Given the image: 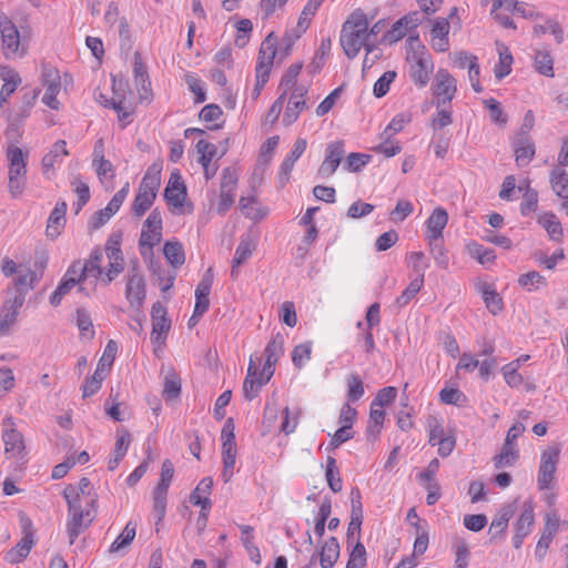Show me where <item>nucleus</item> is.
Wrapping results in <instances>:
<instances>
[{
	"mask_svg": "<svg viewBox=\"0 0 568 568\" xmlns=\"http://www.w3.org/2000/svg\"><path fill=\"white\" fill-rule=\"evenodd\" d=\"M105 256L100 251H94L90 257L82 263L85 282L82 293L87 296L97 291L98 283L106 286L124 270V258L118 240L110 239L105 244Z\"/></svg>",
	"mask_w": 568,
	"mask_h": 568,
	"instance_id": "nucleus-1",
	"label": "nucleus"
},
{
	"mask_svg": "<svg viewBox=\"0 0 568 568\" xmlns=\"http://www.w3.org/2000/svg\"><path fill=\"white\" fill-rule=\"evenodd\" d=\"M368 26V18L362 10L352 12L344 22L339 42L349 59H354L362 48H365L367 53L373 51V47L367 43Z\"/></svg>",
	"mask_w": 568,
	"mask_h": 568,
	"instance_id": "nucleus-2",
	"label": "nucleus"
},
{
	"mask_svg": "<svg viewBox=\"0 0 568 568\" xmlns=\"http://www.w3.org/2000/svg\"><path fill=\"white\" fill-rule=\"evenodd\" d=\"M406 60L409 63V74L414 83L424 88L429 81L434 63L425 45L417 38H409Z\"/></svg>",
	"mask_w": 568,
	"mask_h": 568,
	"instance_id": "nucleus-3",
	"label": "nucleus"
},
{
	"mask_svg": "<svg viewBox=\"0 0 568 568\" xmlns=\"http://www.w3.org/2000/svg\"><path fill=\"white\" fill-rule=\"evenodd\" d=\"M277 53V38L271 32L261 43L256 65V83L252 92V98H258L262 89L268 80L273 68L274 59Z\"/></svg>",
	"mask_w": 568,
	"mask_h": 568,
	"instance_id": "nucleus-4",
	"label": "nucleus"
},
{
	"mask_svg": "<svg viewBox=\"0 0 568 568\" xmlns=\"http://www.w3.org/2000/svg\"><path fill=\"white\" fill-rule=\"evenodd\" d=\"M1 49L7 60L21 59L28 51V41L7 17L0 19Z\"/></svg>",
	"mask_w": 568,
	"mask_h": 568,
	"instance_id": "nucleus-5",
	"label": "nucleus"
},
{
	"mask_svg": "<svg viewBox=\"0 0 568 568\" xmlns=\"http://www.w3.org/2000/svg\"><path fill=\"white\" fill-rule=\"evenodd\" d=\"M560 445H549L540 454L537 484L540 490L554 488V480L559 463Z\"/></svg>",
	"mask_w": 568,
	"mask_h": 568,
	"instance_id": "nucleus-6",
	"label": "nucleus"
},
{
	"mask_svg": "<svg viewBox=\"0 0 568 568\" xmlns=\"http://www.w3.org/2000/svg\"><path fill=\"white\" fill-rule=\"evenodd\" d=\"M2 443L4 446V455L8 459L21 460L26 456L24 436L16 427L11 416L3 419Z\"/></svg>",
	"mask_w": 568,
	"mask_h": 568,
	"instance_id": "nucleus-7",
	"label": "nucleus"
},
{
	"mask_svg": "<svg viewBox=\"0 0 568 568\" xmlns=\"http://www.w3.org/2000/svg\"><path fill=\"white\" fill-rule=\"evenodd\" d=\"M125 298L130 306L140 311L146 297L144 275L138 266H132L126 274Z\"/></svg>",
	"mask_w": 568,
	"mask_h": 568,
	"instance_id": "nucleus-8",
	"label": "nucleus"
},
{
	"mask_svg": "<svg viewBox=\"0 0 568 568\" xmlns=\"http://www.w3.org/2000/svg\"><path fill=\"white\" fill-rule=\"evenodd\" d=\"M41 85L44 90L42 102L52 110L60 109V101L58 94L62 89V80L58 69L43 65L41 72Z\"/></svg>",
	"mask_w": 568,
	"mask_h": 568,
	"instance_id": "nucleus-9",
	"label": "nucleus"
},
{
	"mask_svg": "<svg viewBox=\"0 0 568 568\" xmlns=\"http://www.w3.org/2000/svg\"><path fill=\"white\" fill-rule=\"evenodd\" d=\"M173 475V464L171 463V460L165 459L162 463L160 481L158 483L153 490V510L155 513L158 521H161L165 516L166 495Z\"/></svg>",
	"mask_w": 568,
	"mask_h": 568,
	"instance_id": "nucleus-10",
	"label": "nucleus"
},
{
	"mask_svg": "<svg viewBox=\"0 0 568 568\" xmlns=\"http://www.w3.org/2000/svg\"><path fill=\"white\" fill-rule=\"evenodd\" d=\"M239 182V173L235 168H225L221 173L220 194L216 210L220 214H225L234 204L235 190Z\"/></svg>",
	"mask_w": 568,
	"mask_h": 568,
	"instance_id": "nucleus-11",
	"label": "nucleus"
},
{
	"mask_svg": "<svg viewBox=\"0 0 568 568\" xmlns=\"http://www.w3.org/2000/svg\"><path fill=\"white\" fill-rule=\"evenodd\" d=\"M84 270L82 266V262L75 261L68 268L63 280L57 287V290L52 293L50 297V302L52 305L57 306L60 304L62 297L68 294L72 288L78 286L79 291L82 292V286L84 285Z\"/></svg>",
	"mask_w": 568,
	"mask_h": 568,
	"instance_id": "nucleus-12",
	"label": "nucleus"
},
{
	"mask_svg": "<svg viewBox=\"0 0 568 568\" xmlns=\"http://www.w3.org/2000/svg\"><path fill=\"white\" fill-rule=\"evenodd\" d=\"M95 517V507L68 508L67 532L72 545Z\"/></svg>",
	"mask_w": 568,
	"mask_h": 568,
	"instance_id": "nucleus-13",
	"label": "nucleus"
},
{
	"mask_svg": "<svg viewBox=\"0 0 568 568\" xmlns=\"http://www.w3.org/2000/svg\"><path fill=\"white\" fill-rule=\"evenodd\" d=\"M432 91L438 106L449 103L457 91L456 79L446 69L440 68L435 74Z\"/></svg>",
	"mask_w": 568,
	"mask_h": 568,
	"instance_id": "nucleus-14",
	"label": "nucleus"
},
{
	"mask_svg": "<svg viewBox=\"0 0 568 568\" xmlns=\"http://www.w3.org/2000/svg\"><path fill=\"white\" fill-rule=\"evenodd\" d=\"M151 321V341L153 344L160 347L164 344L168 333L171 328V321L168 317L166 308L160 302H156L152 305Z\"/></svg>",
	"mask_w": 568,
	"mask_h": 568,
	"instance_id": "nucleus-15",
	"label": "nucleus"
},
{
	"mask_svg": "<svg viewBox=\"0 0 568 568\" xmlns=\"http://www.w3.org/2000/svg\"><path fill=\"white\" fill-rule=\"evenodd\" d=\"M6 158L8 161V179H27L28 153L13 143H8Z\"/></svg>",
	"mask_w": 568,
	"mask_h": 568,
	"instance_id": "nucleus-16",
	"label": "nucleus"
},
{
	"mask_svg": "<svg viewBox=\"0 0 568 568\" xmlns=\"http://www.w3.org/2000/svg\"><path fill=\"white\" fill-rule=\"evenodd\" d=\"M307 91L304 85L294 88L282 120L285 126L292 125L298 119L300 113L307 108L305 99Z\"/></svg>",
	"mask_w": 568,
	"mask_h": 568,
	"instance_id": "nucleus-17",
	"label": "nucleus"
},
{
	"mask_svg": "<svg viewBox=\"0 0 568 568\" xmlns=\"http://www.w3.org/2000/svg\"><path fill=\"white\" fill-rule=\"evenodd\" d=\"M23 303L24 296L22 295H16L4 302L0 312V335H8L10 333Z\"/></svg>",
	"mask_w": 568,
	"mask_h": 568,
	"instance_id": "nucleus-18",
	"label": "nucleus"
},
{
	"mask_svg": "<svg viewBox=\"0 0 568 568\" xmlns=\"http://www.w3.org/2000/svg\"><path fill=\"white\" fill-rule=\"evenodd\" d=\"M344 153L343 141H336L328 144L325 159L318 169V175L321 178H329L341 164Z\"/></svg>",
	"mask_w": 568,
	"mask_h": 568,
	"instance_id": "nucleus-19",
	"label": "nucleus"
},
{
	"mask_svg": "<svg viewBox=\"0 0 568 568\" xmlns=\"http://www.w3.org/2000/svg\"><path fill=\"white\" fill-rule=\"evenodd\" d=\"M449 21L446 18H437L430 30V45L437 52H446L449 49Z\"/></svg>",
	"mask_w": 568,
	"mask_h": 568,
	"instance_id": "nucleus-20",
	"label": "nucleus"
},
{
	"mask_svg": "<svg viewBox=\"0 0 568 568\" xmlns=\"http://www.w3.org/2000/svg\"><path fill=\"white\" fill-rule=\"evenodd\" d=\"M164 197L169 204L179 207L186 197V187L178 172H173L164 190Z\"/></svg>",
	"mask_w": 568,
	"mask_h": 568,
	"instance_id": "nucleus-21",
	"label": "nucleus"
},
{
	"mask_svg": "<svg viewBox=\"0 0 568 568\" xmlns=\"http://www.w3.org/2000/svg\"><path fill=\"white\" fill-rule=\"evenodd\" d=\"M133 74L140 99L150 100L152 95L150 88L151 83L149 80L146 68L139 53L134 54Z\"/></svg>",
	"mask_w": 568,
	"mask_h": 568,
	"instance_id": "nucleus-22",
	"label": "nucleus"
},
{
	"mask_svg": "<svg viewBox=\"0 0 568 568\" xmlns=\"http://www.w3.org/2000/svg\"><path fill=\"white\" fill-rule=\"evenodd\" d=\"M448 214L446 210L436 207L427 220V239L429 245L443 237V230L447 225Z\"/></svg>",
	"mask_w": 568,
	"mask_h": 568,
	"instance_id": "nucleus-23",
	"label": "nucleus"
},
{
	"mask_svg": "<svg viewBox=\"0 0 568 568\" xmlns=\"http://www.w3.org/2000/svg\"><path fill=\"white\" fill-rule=\"evenodd\" d=\"M144 227L141 234V244L153 246L160 240L162 229V217L158 210H153L145 220Z\"/></svg>",
	"mask_w": 568,
	"mask_h": 568,
	"instance_id": "nucleus-24",
	"label": "nucleus"
},
{
	"mask_svg": "<svg viewBox=\"0 0 568 568\" xmlns=\"http://www.w3.org/2000/svg\"><path fill=\"white\" fill-rule=\"evenodd\" d=\"M257 367L253 359H250L247 367V375L243 383V392L246 399L252 400L260 392V388L266 384L270 379H266V375L261 373L260 377L256 378Z\"/></svg>",
	"mask_w": 568,
	"mask_h": 568,
	"instance_id": "nucleus-25",
	"label": "nucleus"
},
{
	"mask_svg": "<svg viewBox=\"0 0 568 568\" xmlns=\"http://www.w3.org/2000/svg\"><path fill=\"white\" fill-rule=\"evenodd\" d=\"M65 212H67V203L65 202H59L57 203L55 207L51 212L47 227H45V235L52 240L57 239L61 231L63 230L65 225Z\"/></svg>",
	"mask_w": 568,
	"mask_h": 568,
	"instance_id": "nucleus-26",
	"label": "nucleus"
},
{
	"mask_svg": "<svg viewBox=\"0 0 568 568\" xmlns=\"http://www.w3.org/2000/svg\"><path fill=\"white\" fill-rule=\"evenodd\" d=\"M239 209L245 217L255 222L263 220L268 214V210L258 203L255 195L241 196Z\"/></svg>",
	"mask_w": 568,
	"mask_h": 568,
	"instance_id": "nucleus-27",
	"label": "nucleus"
},
{
	"mask_svg": "<svg viewBox=\"0 0 568 568\" xmlns=\"http://www.w3.org/2000/svg\"><path fill=\"white\" fill-rule=\"evenodd\" d=\"M68 508L95 507L97 495L94 491H78L65 487L63 491Z\"/></svg>",
	"mask_w": 568,
	"mask_h": 568,
	"instance_id": "nucleus-28",
	"label": "nucleus"
},
{
	"mask_svg": "<svg viewBox=\"0 0 568 568\" xmlns=\"http://www.w3.org/2000/svg\"><path fill=\"white\" fill-rule=\"evenodd\" d=\"M284 341L282 337L276 336L272 339L265 348V365L263 368V375H266V379H271L274 374V365L276 364L280 355L283 353Z\"/></svg>",
	"mask_w": 568,
	"mask_h": 568,
	"instance_id": "nucleus-29",
	"label": "nucleus"
},
{
	"mask_svg": "<svg viewBox=\"0 0 568 568\" xmlns=\"http://www.w3.org/2000/svg\"><path fill=\"white\" fill-rule=\"evenodd\" d=\"M478 292L481 294L486 308L493 314L497 315L503 311L504 302L501 296L496 292L494 286L488 283H479L477 285Z\"/></svg>",
	"mask_w": 568,
	"mask_h": 568,
	"instance_id": "nucleus-30",
	"label": "nucleus"
},
{
	"mask_svg": "<svg viewBox=\"0 0 568 568\" xmlns=\"http://www.w3.org/2000/svg\"><path fill=\"white\" fill-rule=\"evenodd\" d=\"M213 480L211 477L203 478L190 495L191 504L201 506L202 510L211 507L210 494L212 491Z\"/></svg>",
	"mask_w": 568,
	"mask_h": 568,
	"instance_id": "nucleus-31",
	"label": "nucleus"
},
{
	"mask_svg": "<svg viewBox=\"0 0 568 568\" xmlns=\"http://www.w3.org/2000/svg\"><path fill=\"white\" fill-rule=\"evenodd\" d=\"M549 183L558 197L568 200V172L565 169L554 166L549 172Z\"/></svg>",
	"mask_w": 568,
	"mask_h": 568,
	"instance_id": "nucleus-32",
	"label": "nucleus"
},
{
	"mask_svg": "<svg viewBox=\"0 0 568 568\" xmlns=\"http://www.w3.org/2000/svg\"><path fill=\"white\" fill-rule=\"evenodd\" d=\"M236 454L237 449L235 440H222V478L225 483H227L233 476V467L235 465Z\"/></svg>",
	"mask_w": 568,
	"mask_h": 568,
	"instance_id": "nucleus-33",
	"label": "nucleus"
},
{
	"mask_svg": "<svg viewBox=\"0 0 568 568\" xmlns=\"http://www.w3.org/2000/svg\"><path fill=\"white\" fill-rule=\"evenodd\" d=\"M537 222L542 229L546 230L550 240L556 242L561 240L564 234L562 226L554 213L544 212L539 214Z\"/></svg>",
	"mask_w": 568,
	"mask_h": 568,
	"instance_id": "nucleus-34",
	"label": "nucleus"
},
{
	"mask_svg": "<svg viewBox=\"0 0 568 568\" xmlns=\"http://www.w3.org/2000/svg\"><path fill=\"white\" fill-rule=\"evenodd\" d=\"M34 539L30 535L23 536L21 540L6 554V560L9 564H18L28 557Z\"/></svg>",
	"mask_w": 568,
	"mask_h": 568,
	"instance_id": "nucleus-35",
	"label": "nucleus"
},
{
	"mask_svg": "<svg viewBox=\"0 0 568 568\" xmlns=\"http://www.w3.org/2000/svg\"><path fill=\"white\" fill-rule=\"evenodd\" d=\"M256 247L255 240L247 235L243 237L236 247L231 275L235 276V268L243 264L254 252Z\"/></svg>",
	"mask_w": 568,
	"mask_h": 568,
	"instance_id": "nucleus-36",
	"label": "nucleus"
},
{
	"mask_svg": "<svg viewBox=\"0 0 568 568\" xmlns=\"http://www.w3.org/2000/svg\"><path fill=\"white\" fill-rule=\"evenodd\" d=\"M519 459V450L517 446L503 444L500 452L493 457L495 468H506L514 466Z\"/></svg>",
	"mask_w": 568,
	"mask_h": 568,
	"instance_id": "nucleus-37",
	"label": "nucleus"
},
{
	"mask_svg": "<svg viewBox=\"0 0 568 568\" xmlns=\"http://www.w3.org/2000/svg\"><path fill=\"white\" fill-rule=\"evenodd\" d=\"M497 51L499 54V61L495 67V77L503 79L511 72L513 55L507 45L500 42H496Z\"/></svg>",
	"mask_w": 568,
	"mask_h": 568,
	"instance_id": "nucleus-38",
	"label": "nucleus"
},
{
	"mask_svg": "<svg viewBox=\"0 0 568 568\" xmlns=\"http://www.w3.org/2000/svg\"><path fill=\"white\" fill-rule=\"evenodd\" d=\"M69 154L67 150V143L63 140H59L52 146V149L43 156L42 159V168L44 174H48L50 171L54 170V164L59 161L61 156H67Z\"/></svg>",
	"mask_w": 568,
	"mask_h": 568,
	"instance_id": "nucleus-39",
	"label": "nucleus"
},
{
	"mask_svg": "<svg viewBox=\"0 0 568 568\" xmlns=\"http://www.w3.org/2000/svg\"><path fill=\"white\" fill-rule=\"evenodd\" d=\"M339 556V545L336 538L331 537L323 545L320 552L322 568H332Z\"/></svg>",
	"mask_w": 568,
	"mask_h": 568,
	"instance_id": "nucleus-40",
	"label": "nucleus"
},
{
	"mask_svg": "<svg viewBox=\"0 0 568 568\" xmlns=\"http://www.w3.org/2000/svg\"><path fill=\"white\" fill-rule=\"evenodd\" d=\"M241 529V541L248 554L250 559L256 564H261V554L256 545L254 544L253 527L248 525H240Z\"/></svg>",
	"mask_w": 568,
	"mask_h": 568,
	"instance_id": "nucleus-41",
	"label": "nucleus"
},
{
	"mask_svg": "<svg viewBox=\"0 0 568 568\" xmlns=\"http://www.w3.org/2000/svg\"><path fill=\"white\" fill-rule=\"evenodd\" d=\"M534 68L538 73L545 77H554V59L548 50L540 49L536 51Z\"/></svg>",
	"mask_w": 568,
	"mask_h": 568,
	"instance_id": "nucleus-42",
	"label": "nucleus"
},
{
	"mask_svg": "<svg viewBox=\"0 0 568 568\" xmlns=\"http://www.w3.org/2000/svg\"><path fill=\"white\" fill-rule=\"evenodd\" d=\"M514 505H508L498 513V515L493 519L489 527V534L491 538H495L497 535L503 534L507 529L508 521L514 515Z\"/></svg>",
	"mask_w": 568,
	"mask_h": 568,
	"instance_id": "nucleus-43",
	"label": "nucleus"
},
{
	"mask_svg": "<svg viewBox=\"0 0 568 568\" xmlns=\"http://www.w3.org/2000/svg\"><path fill=\"white\" fill-rule=\"evenodd\" d=\"M515 155L518 165H526L535 155V146L528 138L524 136L515 143Z\"/></svg>",
	"mask_w": 568,
	"mask_h": 568,
	"instance_id": "nucleus-44",
	"label": "nucleus"
},
{
	"mask_svg": "<svg viewBox=\"0 0 568 568\" xmlns=\"http://www.w3.org/2000/svg\"><path fill=\"white\" fill-rule=\"evenodd\" d=\"M163 254L173 267H179L185 262L184 250L180 242H166L163 246Z\"/></svg>",
	"mask_w": 568,
	"mask_h": 568,
	"instance_id": "nucleus-45",
	"label": "nucleus"
},
{
	"mask_svg": "<svg viewBox=\"0 0 568 568\" xmlns=\"http://www.w3.org/2000/svg\"><path fill=\"white\" fill-rule=\"evenodd\" d=\"M534 508L530 503H525L521 514L515 524V531L528 536L534 524Z\"/></svg>",
	"mask_w": 568,
	"mask_h": 568,
	"instance_id": "nucleus-46",
	"label": "nucleus"
},
{
	"mask_svg": "<svg viewBox=\"0 0 568 568\" xmlns=\"http://www.w3.org/2000/svg\"><path fill=\"white\" fill-rule=\"evenodd\" d=\"M518 284L524 290L528 292H532L539 290L540 287L546 286L547 282L544 275H541L537 271H530L528 273L521 274L518 277Z\"/></svg>",
	"mask_w": 568,
	"mask_h": 568,
	"instance_id": "nucleus-47",
	"label": "nucleus"
},
{
	"mask_svg": "<svg viewBox=\"0 0 568 568\" xmlns=\"http://www.w3.org/2000/svg\"><path fill=\"white\" fill-rule=\"evenodd\" d=\"M417 24L418 18L416 12L405 16L402 19H399L396 23H394L390 30V34L395 40H399L404 36H406L408 30L416 28Z\"/></svg>",
	"mask_w": 568,
	"mask_h": 568,
	"instance_id": "nucleus-48",
	"label": "nucleus"
},
{
	"mask_svg": "<svg viewBox=\"0 0 568 568\" xmlns=\"http://www.w3.org/2000/svg\"><path fill=\"white\" fill-rule=\"evenodd\" d=\"M467 251L469 255L481 265L493 264L496 260V255L493 250L485 248L475 242L467 245Z\"/></svg>",
	"mask_w": 568,
	"mask_h": 568,
	"instance_id": "nucleus-49",
	"label": "nucleus"
},
{
	"mask_svg": "<svg viewBox=\"0 0 568 568\" xmlns=\"http://www.w3.org/2000/svg\"><path fill=\"white\" fill-rule=\"evenodd\" d=\"M19 275L14 280V287L18 291L17 295L24 296V293L33 287V283L37 281L36 273L30 270H19Z\"/></svg>",
	"mask_w": 568,
	"mask_h": 568,
	"instance_id": "nucleus-50",
	"label": "nucleus"
},
{
	"mask_svg": "<svg viewBox=\"0 0 568 568\" xmlns=\"http://www.w3.org/2000/svg\"><path fill=\"white\" fill-rule=\"evenodd\" d=\"M136 528L131 521L126 524L123 531L110 546V552L120 551L122 548L128 547L135 537Z\"/></svg>",
	"mask_w": 568,
	"mask_h": 568,
	"instance_id": "nucleus-51",
	"label": "nucleus"
},
{
	"mask_svg": "<svg viewBox=\"0 0 568 568\" xmlns=\"http://www.w3.org/2000/svg\"><path fill=\"white\" fill-rule=\"evenodd\" d=\"M424 285V274H419L415 277L408 286L403 291L402 295L397 298L396 303L398 306L407 305L415 295L422 290Z\"/></svg>",
	"mask_w": 568,
	"mask_h": 568,
	"instance_id": "nucleus-52",
	"label": "nucleus"
},
{
	"mask_svg": "<svg viewBox=\"0 0 568 568\" xmlns=\"http://www.w3.org/2000/svg\"><path fill=\"white\" fill-rule=\"evenodd\" d=\"M518 369V363H508L501 367L504 379L509 387L518 388L523 385L524 378Z\"/></svg>",
	"mask_w": 568,
	"mask_h": 568,
	"instance_id": "nucleus-53",
	"label": "nucleus"
},
{
	"mask_svg": "<svg viewBox=\"0 0 568 568\" xmlns=\"http://www.w3.org/2000/svg\"><path fill=\"white\" fill-rule=\"evenodd\" d=\"M181 382L174 372H168L164 378L163 396L174 399L180 395Z\"/></svg>",
	"mask_w": 568,
	"mask_h": 568,
	"instance_id": "nucleus-54",
	"label": "nucleus"
},
{
	"mask_svg": "<svg viewBox=\"0 0 568 568\" xmlns=\"http://www.w3.org/2000/svg\"><path fill=\"white\" fill-rule=\"evenodd\" d=\"M325 476H326L329 488L334 493H338L342 489V479L338 474L336 462L333 457L327 458Z\"/></svg>",
	"mask_w": 568,
	"mask_h": 568,
	"instance_id": "nucleus-55",
	"label": "nucleus"
},
{
	"mask_svg": "<svg viewBox=\"0 0 568 568\" xmlns=\"http://www.w3.org/2000/svg\"><path fill=\"white\" fill-rule=\"evenodd\" d=\"M410 122V115L400 113L397 114L389 124L385 128V130L382 133V138L384 140H388L393 134L398 133L404 129V126Z\"/></svg>",
	"mask_w": 568,
	"mask_h": 568,
	"instance_id": "nucleus-56",
	"label": "nucleus"
},
{
	"mask_svg": "<svg viewBox=\"0 0 568 568\" xmlns=\"http://www.w3.org/2000/svg\"><path fill=\"white\" fill-rule=\"evenodd\" d=\"M385 419V412L377 406H371L369 425L367 432L369 435L377 436L381 433Z\"/></svg>",
	"mask_w": 568,
	"mask_h": 568,
	"instance_id": "nucleus-57",
	"label": "nucleus"
},
{
	"mask_svg": "<svg viewBox=\"0 0 568 568\" xmlns=\"http://www.w3.org/2000/svg\"><path fill=\"white\" fill-rule=\"evenodd\" d=\"M196 152L200 155L199 162L201 165H207L212 162L215 156L217 149L214 144L206 142L204 140H200L196 143Z\"/></svg>",
	"mask_w": 568,
	"mask_h": 568,
	"instance_id": "nucleus-58",
	"label": "nucleus"
},
{
	"mask_svg": "<svg viewBox=\"0 0 568 568\" xmlns=\"http://www.w3.org/2000/svg\"><path fill=\"white\" fill-rule=\"evenodd\" d=\"M364 395V385L357 374L347 377V397L349 400H357Z\"/></svg>",
	"mask_w": 568,
	"mask_h": 568,
	"instance_id": "nucleus-59",
	"label": "nucleus"
},
{
	"mask_svg": "<svg viewBox=\"0 0 568 568\" xmlns=\"http://www.w3.org/2000/svg\"><path fill=\"white\" fill-rule=\"evenodd\" d=\"M366 565V550L359 541L354 546L346 568H364Z\"/></svg>",
	"mask_w": 568,
	"mask_h": 568,
	"instance_id": "nucleus-60",
	"label": "nucleus"
},
{
	"mask_svg": "<svg viewBox=\"0 0 568 568\" xmlns=\"http://www.w3.org/2000/svg\"><path fill=\"white\" fill-rule=\"evenodd\" d=\"M550 32L558 43H561L564 40V32L559 24L555 21H547L545 24H537L534 27V34L540 37L546 32Z\"/></svg>",
	"mask_w": 568,
	"mask_h": 568,
	"instance_id": "nucleus-61",
	"label": "nucleus"
},
{
	"mask_svg": "<svg viewBox=\"0 0 568 568\" xmlns=\"http://www.w3.org/2000/svg\"><path fill=\"white\" fill-rule=\"evenodd\" d=\"M312 354V344L304 343L295 346L292 361L297 368H301L305 365L307 361H310Z\"/></svg>",
	"mask_w": 568,
	"mask_h": 568,
	"instance_id": "nucleus-62",
	"label": "nucleus"
},
{
	"mask_svg": "<svg viewBox=\"0 0 568 568\" xmlns=\"http://www.w3.org/2000/svg\"><path fill=\"white\" fill-rule=\"evenodd\" d=\"M396 72L395 71H386L374 84V95L376 98L384 97L388 90L390 83L395 80Z\"/></svg>",
	"mask_w": 568,
	"mask_h": 568,
	"instance_id": "nucleus-63",
	"label": "nucleus"
},
{
	"mask_svg": "<svg viewBox=\"0 0 568 568\" xmlns=\"http://www.w3.org/2000/svg\"><path fill=\"white\" fill-rule=\"evenodd\" d=\"M92 165L100 179L114 178V166L109 160L105 159V156H100V159L92 160Z\"/></svg>",
	"mask_w": 568,
	"mask_h": 568,
	"instance_id": "nucleus-64",
	"label": "nucleus"
}]
</instances>
